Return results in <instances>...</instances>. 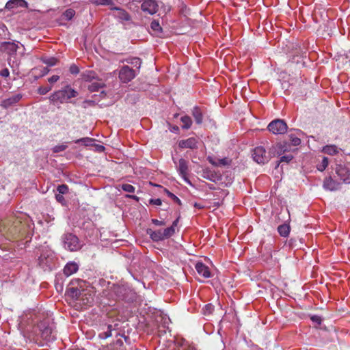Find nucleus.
I'll return each mask as SVG.
<instances>
[{"instance_id":"f257e3e1","label":"nucleus","mask_w":350,"mask_h":350,"mask_svg":"<svg viewBox=\"0 0 350 350\" xmlns=\"http://www.w3.org/2000/svg\"><path fill=\"white\" fill-rule=\"evenodd\" d=\"M78 96V92L75 89L72 88L70 85H66L61 90L54 92L49 96V100L53 103H65L72 98Z\"/></svg>"},{"instance_id":"f03ea898","label":"nucleus","mask_w":350,"mask_h":350,"mask_svg":"<svg viewBox=\"0 0 350 350\" xmlns=\"http://www.w3.org/2000/svg\"><path fill=\"white\" fill-rule=\"evenodd\" d=\"M62 239L65 249L70 252H75L81 249V244L76 235L72 233H67L64 234Z\"/></svg>"},{"instance_id":"7ed1b4c3","label":"nucleus","mask_w":350,"mask_h":350,"mask_svg":"<svg viewBox=\"0 0 350 350\" xmlns=\"http://www.w3.org/2000/svg\"><path fill=\"white\" fill-rule=\"evenodd\" d=\"M268 130L275 135L284 134L287 131V124L286 122L280 119L271 121L268 126Z\"/></svg>"},{"instance_id":"20e7f679","label":"nucleus","mask_w":350,"mask_h":350,"mask_svg":"<svg viewBox=\"0 0 350 350\" xmlns=\"http://www.w3.org/2000/svg\"><path fill=\"white\" fill-rule=\"evenodd\" d=\"M137 75V71L129 66H122L119 71L118 77L121 82L126 83L132 81Z\"/></svg>"},{"instance_id":"39448f33","label":"nucleus","mask_w":350,"mask_h":350,"mask_svg":"<svg viewBox=\"0 0 350 350\" xmlns=\"http://www.w3.org/2000/svg\"><path fill=\"white\" fill-rule=\"evenodd\" d=\"M252 158L258 164H264L269 161L270 157L262 146H257L252 151Z\"/></svg>"},{"instance_id":"423d86ee","label":"nucleus","mask_w":350,"mask_h":350,"mask_svg":"<svg viewBox=\"0 0 350 350\" xmlns=\"http://www.w3.org/2000/svg\"><path fill=\"white\" fill-rule=\"evenodd\" d=\"M41 337L46 342H52L56 339V332L53 329V325H46L45 323H42L39 325Z\"/></svg>"},{"instance_id":"0eeeda50","label":"nucleus","mask_w":350,"mask_h":350,"mask_svg":"<svg viewBox=\"0 0 350 350\" xmlns=\"http://www.w3.org/2000/svg\"><path fill=\"white\" fill-rule=\"evenodd\" d=\"M141 8L144 12L152 15L158 11V4L154 0H145L141 5Z\"/></svg>"},{"instance_id":"6e6552de","label":"nucleus","mask_w":350,"mask_h":350,"mask_svg":"<svg viewBox=\"0 0 350 350\" xmlns=\"http://www.w3.org/2000/svg\"><path fill=\"white\" fill-rule=\"evenodd\" d=\"M177 170L179 172V174L181 176V177L183 178V180L191 184L187 175H188V162L184 159H180L178 161V165L177 167Z\"/></svg>"},{"instance_id":"1a4fd4ad","label":"nucleus","mask_w":350,"mask_h":350,"mask_svg":"<svg viewBox=\"0 0 350 350\" xmlns=\"http://www.w3.org/2000/svg\"><path fill=\"white\" fill-rule=\"evenodd\" d=\"M336 172L343 183H350V170L347 167L342 165H338L336 167Z\"/></svg>"},{"instance_id":"9d476101","label":"nucleus","mask_w":350,"mask_h":350,"mask_svg":"<svg viewBox=\"0 0 350 350\" xmlns=\"http://www.w3.org/2000/svg\"><path fill=\"white\" fill-rule=\"evenodd\" d=\"M196 270L199 275L204 278H209L211 276L210 269L202 262H198L195 265Z\"/></svg>"},{"instance_id":"9b49d317","label":"nucleus","mask_w":350,"mask_h":350,"mask_svg":"<svg viewBox=\"0 0 350 350\" xmlns=\"http://www.w3.org/2000/svg\"><path fill=\"white\" fill-rule=\"evenodd\" d=\"M198 140L195 137H189L187 139L180 140L178 142V146L181 148H197Z\"/></svg>"},{"instance_id":"f8f14e48","label":"nucleus","mask_w":350,"mask_h":350,"mask_svg":"<svg viewBox=\"0 0 350 350\" xmlns=\"http://www.w3.org/2000/svg\"><path fill=\"white\" fill-rule=\"evenodd\" d=\"M52 258L47 255H41L38 258L39 266L44 271L51 269Z\"/></svg>"},{"instance_id":"ddd939ff","label":"nucleus","mask_w":350,"mask_h":350,"mask_svg":"<svg viewBox=\"0 0 350 350\" xmlns=\"http://www.w3.org/2000/svg\"><path fill=\"white\" fill-rule=\"evenodd\" d=\"M27 3L25 0H10L5 5L8 10H13L17 8H27Z\"/></svg>"},{"instance_id":"4468645a","label":"nucleus","mask_w":350,"mask_h":350,"mask_svg":"<svg viewBox=\"0 0 350 350\" xmlns=\"http://www.w3.org/2000/svg\"><path fill=\"white\" fill-rule=\"evenodd\" d=\"M323 187L326 190L336 191L339 189L340 184L337 181L333 180L331 177H329L325 179L323 182Z\"/></svg>"},{"instance_id":"2eb2a0df","label":"nucleus","mask_w":350,"mask_h":350,"mask_svg":"<svg viewBox=\"0 0 350 350\" xmlns=\"http://www.w3.org/2000/svg\"><path fill=\"white\" fill-rule=\"evenodd\" d=\"M22 98V95L20 94L14 95L8 98L4 99L2 101L1 106L8 108L16 103H17Z\"/></svg>"},{"instance_id":"dca6fc26","label":"nucleus","mask_w":350,"mask_h":350,"mask_svg":"<svg viewBox=\"0 0 350 350\" xmlns=\"http://www.w3.org/2000/svg\"><path fill=\"white\" fill-rule=\"evenodd\" d=\"M79 269L78 265L75 262H68L64 268V273L66 276H70L76 273Z\"/></svg>"},{"instance_id":"f3484780","label":"nucleus","mask_w":350,"mask_h":350,"mask_svg":"<svg viewBox=\"0 0 350 350\" xmlns=\"http://www.w3.org/2000/svg\"><path fill=\"white\" fill-rule=\"evenodd\" d=\"M111 10L115 11V12L113 14L115 17H116L122 21H129V19H130L129 14L124 10L117 8V7L112 8Z\"/></svg>"},{"instance_id":"a211bd4d","label":"nucleus","mask_w":350,"mask_h":350,"mask_svg":"<svg viewBox=\"0 0 350 350\" xmlns=\"http://www.w3.org/2000/svg\"><path fill=\"white\" fill-rule=\"evenodd\" d=\"M147 234L154 242H159L164 240V237L162 234V230H152V229H148L147 230Z\"/></svg>"},{"instance_id":"6ab92c4d","label":"nucleus","mask_w":350,"mask_h":350,"mask_svg":"<svg viewBox=\"0 0 350 350\" xmlns=\"http://www.w3.org/2000/svg\"><path fill=\"white\" fill-rule=\"evenodd\" d=\"M191 114L198 124H201L203 122V113L201 109L196 106L191 110Z\"/></svg>"},{"instance_id":"aec40b11","label":"nucleus","mask_w":350,"mask_h":350,"mask_svg":"<svg viewBox=\"0 0 350 350\" xmlns=\"http://www.w3.org/2000/svg\"><path fill=\"white\" fill-rule=\"evenodd\" d=\"M150 28L156 36L161 37L163 35L162 27L159 23L157 21H153L150 23Z\"/></svg>"},{"instance_id":"412c9836","label":"nucleus","mask_w":350,"mask_h":350,"mask_svg":"<svg viewBox=\"0 0 350 350\" xmlns=\"http://www.w3.org/2000/svg\"><path fill=\"white\" fill-rule=\"evenodd\" d=\"M322 151L329 155H335L339 152L340 148L335 145H327L323 148Z\"/></svg>"},{"instance_id":"4be33fe9","label":"nucleus","mask_w":350,"mask_h":350,"mask_svg":"<svg viewBox=\"0 0 350 350\" xmlns=\"http://www.w3.org/2000/svg\"><path fill=\"white\" fill-rule=\"evenodd\" d=\"M180 121L183 123L181 127L183 129H189L192 124V120L189 116H183L180 118Z\"/></svg>"},{"instance_id":"5701e85b","label":"nucleus","mask_w":350,"mask_h":350,"mask_svg":"<svg viewBox=\"0 0 350 350\" xmlns=\"http://www.w3.org/2000/svg\"><path fill=\"white\" fill-rule=\"evenodd\" d=\"M104 85L103 83L100 81H96L92 82L90 85H88V90L93 92L98 91V90L101 88H103Z\"/></svg>"},{"instance_id":"b1692460","label":"nucleus","mask_w":350,"mask_h":350,"mask_svg":"<svg viewBox=\"0 0 350 350\" xmlns=\"http://www.w3.org/2000/svg\"><path fill=\"white\" fill-rule=\"evenodd\" d=\"M81 77L82 79L85 81H92L96 78V74L92 70H87L83 72Z\"/></svg>"},{"instance_id":"393cba45","label":"nucleus","mask_w":350,"mask_h":350,"mask_svg":"<svg viewBox=\"0 0 350 350\" xmlns=\"http://www.w3.org/2000/svg\"><path fill=\"white\" fill-rule=\"evenodd\" d=\"M122 62H126L128 64L133 65L134 66L136 67V68L137 70L139 69V68L141 66V64H142L140 59L138 57H132V58H129V59H126Z\"/></svg>"},{"instance_id":"a878e982","label":"nucleus","mask_w":350,"mask_h":350,"mask_svg":"<svg viewBox=\"0 0 350 350\" xmlns=\"http://www.w3.org/2000/svg\"><path fill=\"white\" fill-rule=\"evenodd\" d=\"M278 233L284 237H286L290 232V228L288 225L282 224L278 228Z\"/></svg>"},{"instance_id":"bb28decb","label":"nucleus","mask_w":350,"mask_h":350,"mask_svg":"<svg viewBox=\"0 0 350 350\" xmlns=\"http://www.w3.org/2000/svg\"><path fill=\"white\" fill-rule=\"evenodd\" d=\"M175 233V229H174V226H170L164 230H162V234L164 237V239H168L174 235Z\"/></svg>"},{"instance_id":"cd10ccee","label":"nucleus","mask_w":350,"mask_h":350,"mask_svg":"<svg viewBox=\"0 0 350 350\" xmlns=\"http://www.w3.org/2000/svg\"><path fill=\"white\" fill-rule=\"evenodd\" d=\"M42 61L49 66H53L57 64V59L55 57H44Z\"/></svg>"},{"instance_id":"c85d7f7f","label":"nucleus","mask_w":350,"mask_h":350,"mask_svg":"<svg viewBox=\"0 0 350 350\" xmlns=\"http://www.w3.org/2000/svg\"><path fill=\"white\" fill-rule=\"evenodd\" d=\"M329 163L328 159L327 157H323L321 163L317 165V169L318 170L323 172L324 171L326 167H327Z\"/></svg>"},{"instance_id":"c756f323","label":"nucleus","mask_w":350,"mask_h":350,"mask_svg":"<svg viewBox=\"0 0 350 350\" xmlns=\"http://www.w3.org/2000/svg\"><path fill=\"white\" fill-rule=\"evenodd\" d=\"M75 14V11L74 10L68 9L64 12L63 16L65 19L70 21L74 17Z\"/></svg>"},{"instance_id":"7c9ffc66","label":"nucleus","mask_w":350,"mask_h":350,"mask_svg":"<svg viewBox=\"0 0 350 350\" xmlns=\"http://www.w3.org/2000/svg\"><path fill=\"white\" fill-rule=\"evenodd\" d=\"M94 141V139L92 138L83 137V138L77 139L75 141V143L78 144V143L82 142L84 144L85 146H91Z\"/></svg>"},{"instance_id":"2f4dec72","label":"nucleus","mask_w":350,"mask_h":350,"mask_svg":"<svg viewBox=\"0 0 350 350\" xmlns=\"http://www.w3.org/2000/svg\"><path fill=\"white\" fill-rule=\"evenodd\" d=\"M289 138L291 143L295 146H297L301 144V139L293 134L289 135Z\"/></svg>"},{"instance_id":"473e14b6","label":"nucleus","mask_w":350,"mask_h":350,"mask_svg":"<svg viewBox=\"0 0 350 350\" xmlns=\"http://www.w3.org/2000/svg\"><path fill=\"white\" fill-rule=\"evenodd\" d=\"M121 187L122 190L128 193H134L135 190V187L130 184H123Z\"/></svg>"},{"instance_id":"72a5a7b5","label":"nucleus","mask_w":350,"mask_h":350,"mask_svg":"<svg viewBox=\"0 0 350 350\" xmlns=\"http://www.w3.org/2000/svg\"><path fill=\"white\" fill-rule=\"evenodd\" d=\"M57 190L59 194H66L68 191V187L65 184H62L57 187Z\"/></svg>"},{"instance_id":"f704fd0d","label":"nucleus","mask_w":350,"mask_h":350,"mask_svg":"<svg viewBox=\"0 0 350 350\" xmlns=\"http://www.w3.org/2000/svg\"><path fill=\"white\" fill-rule=\"evenodd\" d=\"M67 147L68 146L66 144L57 145L53 148V152L55 153L60 152L65 150L67 148Z\"/></svg>"},{"instance_id":"c9c22d12","label":"nucleus","mask_w":350,"mask_h":350,"mask_svg":"<svg viewBox=\"0 0 350 350\" xmlns=\"http://www.w3.org/2000/svg\"><path fill=\"white\" fill-rule=\"evenodd\" d=\"M92 1L97 5H109L113 3L112 0H92Z\"/></svg>"},{"instance_id":"e433bc0d","label":"nucleus","mask_w":350,"mask_h":350,"mask_svg":"<svg viewBox=\"0 0 350 350\" xmlns=\"http://www.w3.org/2000/svg\"><path fill=\"white\" fill-rule=\"evenodd\" d=\"M51 87H40L38 89V92L40 95H45L46 93H48L49 91H51Z\"/></svg>"},{"instance_id":"4c0bfd02","label":"nucleus","mask_w":350,"mask_h":350,"mask_svg":"<svg viewBox=\"0 0 350 350\" xmlns=\"http://www.w3.org/2000/svg\"><path fill=\"white\" fill-rule=\"evenodd\" d=\"M69 71L71 74L77 75L79 72V69L76 64H72L69 68Z\"/></svg>"},{"instance_id":"58836bf2","label":"nucleus","mask_w":350,"mask_h":350,"mask_svg":"<svg viewBox=\"0 0 350 350\" xmlns=\"http://www.w3.org/2000/svg\"><path fill=\"white\" fill-rule=\"evenodd\" d=\"M213 309H214V307L211 304L206 305L204 308V314H211L213 311Z\"/></svg>"},{"instance_id":"ea45409f","label":"nucleus","mask_w":350,"mask_h":350,"mask_svg":"<svg viewBox=\"0 0 350 350\" xmlns=\"http://www.w3.org/2000/svg\"><path fill=\"white\" fill-rule=\"evenodd\" d=\"M167 193L168 196L170 197L174 202H176L178 204H181L180 200L177 196H176L174 193H171L169 191H167Z\"/></svg>"},{"instance_id":"a19ab883","label":"nucleus","mask_w":350,"mask_h":350,"mask_svg":"<svg viewBox=\"0 0 350 350\" xmlns=\"http://www.w3.org/2000/svg\"><path fill=\"white\" fill-rule=\"evenodd\" d=\"M35 70H40V75L42 77L47 75L49 72V69L47 67H43L40 69L36 68Z\"/></svg>"},{"instance_id":"79ce46f5","label":"nucleus","mask_w":350,"mask_h":350,"mask_svg":"<svg viewBox=\"0 0 350 350\" xmlns=\"http://www.w3.org/2000/svg\"><path fill=\"white\" fill-rule=\"evenodd\" d=\"M149 203L150 204H153V205H156V206H161L162 204V201L159 198H157V199L152 198V199L149 200Z\"/></svg>"},{"instance_id":"37998d69","label":"nucleus","mask_w":350,"mask_h":350,"mask_svg":"<svg viewBox=\"0 0 350 350\" xmlns=\"http://www.w3.org/2000/svg\"><path fill=\"white\" fill-rule=\"evenodd\" d=\"M293 157L291 154L282 156L280 159L281 162H286L288 163L293 159Z\"/></svg>"},{"instance_id":"c03bdc74","label":"nucleus","mask_w":350,"mask_h":350,"mask_svg":"<svg viewBox=\"0 0 350 350\" xmlns=\"http://www.w3.org/2000/svg\"><path fill=\"white\" fill-rule=\"evenodd\" d=\"M63 195L64 194H59V193H57L55 195V198H56L57 201L58 202L61 203L62 204H64L66 202Z\"/></svg>"},{"instance_id":"a18cd8bd","label":"nucleus","mask_w":350,"mask_h":350,"mask_svg":"<svg viewBox=\"0 0 350 350\" xmlns=\"http://www.w3.org/2000/svg\"><path fill=\"white\" fill-rule=\"evenodd\" d=\"M311 320L318 325L321 323V318L319 316L314 315L311 317Z\"/></svg>"},{"instance_id":"49530a36","label":"nucleus","mask_w":350,"mask_h":350,"mask_svg":"<svg viewBox=\"0 0 350 350\" xmlns=\"http://www.w3.org/2000/svg\"><path fill=\"white\" fill-rule=\"evenodd\" d=\"M59 79V77L58 75H53L52 77H51L50 78L48 79V81L50 83H55L57 82Z\"/></svg>"},{"instance_id":"de8ad7c7","label":"nucleus","mask_w":350,"mask_h":350,"mask_svg":"<svg viewBox=\"0 0 350 350\" xmlns=\"http://www.w3.org/2000/svg\"><path fill=\"white\" fill-rule=\"evenodd\" d=\"M70 293L72 294V297H77L79 293V291L77 288H70Z\"/></svg>"},{"instance_id":"09e8293b","label":"nucleus","mask_w":350,"mask_h":350,"mask_svg":"<svg viewBox=\"0 0 350 350\" xmlns=\"http://www.w3.org/2000/svg\"><path fill=\"white\" fill-rule=\"evenodd\" d=\"M0 75L3 77H8L10 75V71L8 68H4L0 72Z\"/></svg>"},{"instance_id":"8fccbe9b","label":"nucleus","mask_w":350,"mask_h":350,"mask_svg":"<svg viewBox=\"0 0 350 350\" xmlns=\"http://www.w3.org/2000/svg\"><path fill=\"white\" fill-rule=\"evenodd\" d=\"M152 223L156 226H164L165 224L163 221H160L157 219H152Z\"/></svg>"},{"instance_id":"3c124183","label":"nucleus","mask_w":350,"mask_h":350,"mask_svg":"<svg viewBox=\"0 0 350 350\" xmlns=\"http://www.w3.org/2000/svg\"><path fill=\"white\" fill-rule=\"evenodd\" d=\"M219 164L221 165H227L229 164L228 160L226 158L219 160Z\"/></svg>"},{"instance_id":"603ef678","label":"nucleus","mask_w":350,"mask_h":350,"mask_svg":"<svg viewBox=\"0 0 350 350\" xmlns=\"http://www.w3.org/2000/svg\"><path fill=\"white\" fill-rule=\"evenodd\" d=\"M179 218H177L176 220H174L172 223V225L171 226H174V229H175V227L177 226L178 223Z\"/></svg>"},{"instance_id":"864d4df0","label":"nucleus","mask_w":350,"mask_h":350,"mask_svg":"<svg viewBox=\"0 0 350 350\" xmlns=\"http://www.w3.org/2000/svg\"><path fill=\"white\" fill-rule=\"evenodd\" d=\"M194 206L197 208H199V209H201V208H204V206L201 205L200 204H198V203H195L194 204Z\"/></svg>"},{"instance_id":"5fc2aeb1","label":"nucleus","mask_w":350,"mask_h":350,"mask_svg":"<svg viewBox=\"0 0 350 350\" xmlns=\"http://www.w3.org/2000/svg\"><path fill=\"white\" fill-rule=\"evenodd\" d=\"M126 197L131 198V199H134V200L138 199V198L136 196H133V195H127Z\"/></svg>"},{"instance_id":"6e6d98bb","label":"nucleus","mask_w":350,"mask_h":350,"mask_svg":"<svg viewBox=\"0 0 350 350\" xmlns=\"http://www.w3.org/2000/svg\"><path fill=\"white\" fill-rule=\"evenodd\" d=\"M98 150L100 151H103L105 150V147L102 145H99V146H98Z\"/></svg>"},{"instance_id":"4d7b16f0","label":"nucleus","mask_w":350,"mask_h":350,"mask_svg":"<svg viewBox=\"0 0 350 350\" xmlns=\"http://www.w3.org/2000/svg\"><path fill=\"white\" fill-rule=\"evenodd\" d=\"M179 128L177 126L173 127V131H178Z\"/></svg>"},{"instance_id":"13d9d810","label":"nucleus","mask_w":350,"mask_h":350,"mask_svg":"<svg viewBox=\"0 0 350 350\" xmlns=\"http://www.w3.org/2000/svg\"><path fill=\"white\" fill-rule=\"evenodd\" d=\"M184 350H196V349L193 348V347H188Z\"/></svg>"}]
</instances>
